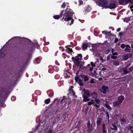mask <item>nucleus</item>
Segmentation results:
<instances>
[{"label": "nucleus", "instance_id": "f257e3e1", "mask_svg": "<svg viewBox=\"0 0 133 133\" xmlns=\"http://www.w3.org/2000/svg\"><path fill=\"white\" fill-rule=\"evenodd\" d=\"M74 14L69 8V6H68L65 11H64L63 10L59 15H55L53 16V17L55 19H58L61 17L63 15L62 19H64L65 21H68L69 23V25H71L73 24L74 21L72 17V15Z\"/></svg>", "mask_w": 133, "mask_h": 133}, {"label": "nucleus", "instance_id": "4d7b16f0", "mask_svg": "<svg viewBox=\"0 0 133 133\" xmlns=\"http://www.w3.org/2000/svg\"><path fill=\"white\" fill-rule=\"evenodd\" d=\"M80 54H78V56H76V57H77V58H79V55H80Z\"/></svg>", "mask_w": 133, "mask_h": 133}, {"label": "nucleus", "instance_id": "a19ab883", "mask_svg": "<svg viewBox=\"0 0 133 133\" xmlns=\"http://www.w3.org/2000/svg\"><path fill=\"white\" fill-rule=\"evenodd\" d=\"M102 33L103 34H105L107 35L108 34L107 32L106 31H102Z\"/></svg>", "mask_w": 133, "mask_h": 133}, {"label": "nucleus", "instance_id": "393cba45", "mask_svg": "<svg viewBox=\"0 0 133 133\" xmlns=\"http://www.w3.org/2000/svg\"><path fill=\"white\" fill-rule=\"evenodd\" d=\"M91 75L92 76H95L96 75V71H95L94 70L93 71H91Z\"/></svg>", "mask_w": 133, "mask_h": 133}, {"label": "nucleus", "instance_id": "a211bd4d", "mask_svg": "<svg viewBox=\"0 0 133 133\" xmlns=\"http://www.w3.org/2000/svg\"><path fill=\"white\" fill-rule=\"evenodd\" d=\"M91 9L90 7V6H88L86 8L85 10V12L86 13H87L88 12H89L91 10Z\"/></svg>", "mask_w": 133, "mask_h": 133}, {"label": "nucleus", "instance_id": "dca6fc26", "mask_svg": "<svg viewBox=\"0 0 133 133\" xmlns=\"http://www.w3.org/2000/svg\"><path fill=\"white\" fill-rule=\"evenodd\" d=\"M105 124H103V133H107V130H105L106 128L105 127Z\"/></svg>", "mask_w": 133, "mask_h": 133}, {"label": "nucleus", "instance_id": "f3484780", "mask_svg": "<svg viewBox=\"0 0 133 133\" xmlns=\"http://www.w3.org/2000/svg\"><path fill=\"white\" fill-rule=\"evenodd\" d=\"M105 105L108 109L110 110L111 109V108L108 104L107 102L105 104Z\"/></svg>", "mask_w": 133, "mask_h": 133}, {"label": "nucleus", "instance_id": "864d4df0", "mask_svg": "<svg viewBox=\"0 0 133 133\" xmlns=\"http://www.w3.org/2000/svg\"><path fill=\"white\" fill-rule=\"evenodd\" d=\"M119 35L120 36H121L122 35V32H120L119 34Z\"/></svg>", "mask_w": 133, "mask_h": 133}, {"label": "nucleus", "instance_id": "39448f33", "mask_svg": "<svg viewBox=\"0 0 133 133\" xmlns=\"http://www.w3.org/2000/svg\"><path fill=\"white\" fill-rule=\"evenodd\" d=\"M119 2L120 5L125 4L130 2L133 4V0H119Z\"/></svg>", "mask_w": 133, "mask_h": 133}, {"label": "nucleus", "instance_id": "473e14b6", "mask_svg": "<svg viewBox=\"0 0 133 133\" xmlns=\"http://www.w3.org/2000/svg\"><path fill=\"white\" fill-rule=\"evenodd\" d=\"M113 49H112V55L117 56L118 55V54L116 52H113Z\"/></svg>", "mask_w": 133, "mask_h": 133}, {"label": "nucleus", "instance_id": "5701e85b", "mask_svg": "<svg viewBox=\"0 0 133 133\" xmlns=\"http://www.w3.org/2000/svg\"><path fill=\"white\" fill-rule=\"evenodd\" d=\"M50 100L49 98H48L46 99L45 101V103L46 104H49L50 102Z\"/></svg>", "mask_w": 133, "mask_h": 133}, {"label": "nucleus", "instance_id": "72a5a7b5", "mask_svg": "<svg viewBox=\"0 0 133 133\" xmlns=\"http://www.w3.org/2000/svg\"><path fill=\"white\" fill-rule=\"evenodd\" d=\"M124 50L128 52H129L130 51V50L128 48H125V49Z\"/></svg>", "mask_w": 133, "mask_h": 133}, {"label": "nucleus", "instance_id": "79ce46f5", "mask_svg": "<svg viewBox=\"0 0 133 133\" xmlns=\"http://www.w3.org/2000/svg\"><path fill=\"white\" fill-rule=\"evenodd\" d=\"M94 79H92L90 81V82L91 83H94L95 82H94Z\"/></svg>", "mask_w": 133, "mask_h": 133}, {"label": "nucleus", "instance_id": "423d86ee", "mask_svg": "<svg viewBox=\"0 0 133 133\" xmlns=\"http://www.w3.org/2000/svg\"><path fill=\"white\" fill-rule=\"evenodd\" d=\"M108 88L107 87L105 86H103L101 90V91L103 94H105L108 91Z\"/></svg>", "mask_w": 133, "mask_h": 133}, {"label": "nucleus", "instance_id": "412c9836", "mask_svg": "<svg viewBox=\"0 0 133 133\" xmlns=\"http://www.w3.org/2000/svg\"><path fill=\"white\" fill-rule=\"evenodd\" d=\"M1 50L0 51V58H3L5 56V54L4 53H1Z\"/></svg>", "mask_w": 133, "mask_h": 133}, {"label": "nucleus", "instance_id": "f704fd0d", "mask_svg": "<svg viewBox=\"0 0 133 133\" xmlns=\"http://www.w3.org/2000/svg\"><path fill=\"white\" fill-rule=\"evenodd\" d=\"M105 113H106V114L107 115V117H108V120L109 118V112L107 111H106L105 112Z\"/></svg>", "mask_w": 133, "mask_h": 133}, {"label": "nucleus", "instance_id": "bb28decb", "mask_svg": "<svg viewBox=\"0 0 133 133\" xmlns=\"http://www.w3.org/2000/svg\"><path fill=\"white\" fill-rule=\"evenodd\" d=\"M124 21L126 23L128 22L130 20V19L128 18H125L123 19Z\"/></svg>", "mask_w": 133, "mask_h": 133}, {"label": "nucleus", "instance_id": "09e8293b", "mask_svg": "<svg viewBox=\"0 0 133 133\" xmlns=\"http://www.w3.org/2000/svg\"><path fill=\"white\" fill-rule=\"evenodd\" d=\"M55 63L57 65H59V64L58 63V62L57 61H56Z\"/></svg>", "mask_w": 133, "mask_h": 133}, {"label": "nucleus", "instance_id": "4c0bfd02", "mask_svg": "<svg viewBox=\"0 0 133 133\" xmlns=\"http://www.w3.org/2000/svg\"><path fill=\"white\" fill-rule=\"evenodd\" d=\"M129 128L130 129H132L133 128V125L132 126H130ZM131 131L132 133H133V129L131 130Z\"/></svg>", "mask_w": 133, "mask_h": 133}, {"label": "nucleus", "instance_id": "2f4dec72", "mask_svg": "<svg viewBox=\"0 0 133 133\" xmlns=\"http://www.w3.org/2000/svg\"><path fill=\"white\" fill-rule=\"evenodd\" d=\"M132 54H129L126 55L125 56L127 57L126 59H127L128 58L130 57L131 56Z\"/></svg>", "mask_w": 133, "mask_h": 133}, {"label": "nucleus", "instance_id": "5fc2aeb1", "mask_svg": "<svg viewBox=\"0 0 133 133\" xmlns=\"http://www.w3.org/2000/svg\"><path fill=\"white\" fill-rule=\"evenodd\" d=\"M121 121H123V122H124L125 121V120L124 119H121Z\"/></svg>", "mask_w": 133, "mask_h": 133}, {"label": "nucleus", "instance_id": "680f3d73", "mask_svg": "<svg viewBox=\"0 0 133 133\" xmlns=\"http://www.w3.org/2000/svg\"><path fill=\"white\" fill-rule=\"evenodd\" d=\"M56 54H57V53H56V52L55 53V55L56 56L57 55Z\"/></svg>", "mask_w": 133, "mask_h": 133}, {"label": "nucleus", "instance_id": "cd10ccee", "mask_svg": "<svg viewBox=\"0 0 133 133\" xmlns=\"http://www.w3.org/2000/svg\"><path fill=\"white\" fill-rule=\"evenodd\" d=\"M92 96L93 98H96L97 96V95L96 93L94 92L92 93Z\"/></svg>", "mask_w": 133, "mask_h": 133}, {"label": "nucleus", "instance_id": "aec40b11", "mask_svg": "<svg viewBox=\"0 0 133 133\" xmlns=\"http://www.w3.org/2000/svg\"><path fill=\"white\" fill-rule=\"evenodd\" d=\"M94 104V102L93 100H91L90 101L88 102V105H90L92 104Z\"/></svg>", "mask_w": 133, "mask_h": 133}, {"label": "nucleus", "instance_id": "0eeeda50", "mask_svg": "<svg viewBox=\"0 0 133 133\" xmlns=\"http://www.w3.org/2000/svg\"><path fill=\"white\" fill-rule=\"evenodd\" d=\"M91 64H88V66H90V71H92L93 70V68L94 67H95V65L92 62H91Z\"/></svg>", "mask_w": 133, "mask_h": 133}, {"label": "nucleus", "instance_id": "49530a36", "mask_svg": "<svg viewBox=\"0 0 133 133\" xmlns=\"http://www.w3.org/2000/svg\"><path fill=\"white\" fill-rule=\"evenodd\" d=\"M66 99L64 98H63L61 101V102H62L63 101H65Z\"/></svg>", "mask_w": 133, "mask_h": 133}, {"label": "nucleus", "instance_id": "c85d7f7f", "mask_svg": "<svg viewBox=\"0 0 133 133\" xmlns=\"http://www.w3.org/2000/svg\"><path fill=\"white\" fill-rule=\"evenodd\" d=\"M123 73L125 74H127L128 73L129 71H128L127 70L126 68H125L123 70Z\"/></svg>", "mask_w": 133, "mask_h": 133}, {"label": "nucleus", "instance_id": "7ed1b4c3", "mask_svg": "<svg viewBox=\"0 0 133 133\" xmlns=\"http://www.w3.org/2000/svg\"><path fill=\"white\" fill-rule=\"evenodd\" d=\"M124 99V97L123 96H119L118 98V100L113 102V105L114 107L118 106L121 104L123 102Z\"/></svg>", "mask_w": 133, "mask_h": 133}, {"label": "nucleus", "instance_id": "9d476101", "mask_svg": "<svg viewBox=\"0 0 133 133\" xmlns=\"http://www.w3.org/2000/svg\"><path fill=\"white\" fill-rule=\"evenodd\" d=\"M73 88L74 87L72 86L70 88L69 92V95H71L72 96H74L75 95V93L72 89V88Z\"/></svg>", "mask_w": 133, "mask_h": 133}, {"label": "nucleus", "instance_id": "13d9d810", "mask_svg": "<svg viewBox=\"0 0 133 133\" xmlns=\"http://www.w3.org/2000/svg\"><path fill=\"white\" fill-rule=\"evenodd\" d=\"M131 48H133V44H131Z\"/></svg>", "mask_w": 133, "mask_h": 133}, {"label": "nucleus", "instance_id": "2eb2a0df", "mask_svg": "<svg viewBox=\"0 0 133 133\" xmlns=\"http://www.w3.org/2000/svg\"><path fill=\"white\" fill-rule=\"evenodd\" d=\"M112 126L113 127H111V129L115 130H117V127L115 124H112Z\"/></svg>", "mask_w": 133, "mask_h": 133}, {"label": "nucleus", "instance_id": "58836bf2", "mask_svg": "<svg viewBox=\"0 0 133 133\" xmlns=\"http://www.w3.org/2000/svg\"><path fill=\"white\" fill-rule=\"evenodd\" d=\"M79 4L81 5L83 4V2L81 0H79Z\"/></svg>", "mask_w": 133, "mask_h": 133}, {"label": "nucleus", "instance_id": "1a4fd4ad", "mask_svg": "<svg viewBox=\"0 0 133 133\" xmlns=\"http://www.w3.org/2000/svg\"><path fill=\"white\" fill-rule=\"evenodd\" d=\"M75 79L76 82H78L80 86L83 85V84L82 82V81L81 79H79L77 77H76Z\"/></svg>", "mask_w": 133, "mask_h": 133}, {"label": "nucleus", "instance_id": "a18cd8bd", "mask_svg": "<svg viewBox=\"0 0 133 133\" xmlns=\"http://www.w3.org/2000/svg\"><path fill=\"white\" fill-rule=\"evenodd\" d=\"M95 105L96 107H97V108H99V105H97V104H95Z\"/></svg>", "mask_w": 133, "mask_h": 133}, {"label": "nucleus", "instance_id": "0e129e2a", "mask_svg": "<svg viewBox=\"0 0 133 133\" xmlns=\"http://www.w3.org/2000/svg\"><path fill=\"white\" fill-rule=\"evenodd\" d=\"M102 62H104V61H102Z\"/></svg>", "mask_w": 133, "mask_h": 133}, {"label": "nucleus", "instance_id": "9b49d317", "mask_svg": "<svg viewBox=\"0 0 133 133\" xmlns=\"http://www.w3.org/2000/svg\"><path fill=\"white\" fill-rule=\"evenodd\" d=\"M92 45V44H90L89 43L88 44H83L82 49L83 50H85L87 48L88 46H89V45Z\"/></svg>", "mask_w": 133, "mask_h": 133}, {"label": "nucleus", "instance_id": "a878e982", "mask_svg": "<svg viewBox=\"0 0 133 133\" xmlns=\"http://www.w3.org/2000/svg\"><path fill=\"white\" fill-rule=\"evenodd\" d=\"M95 100L96 103L98 104H99L100 103V101L98 98H95Z\"/></svg>", "mask_w": 133, "mask_h": 133}, {"label": "nucleus", "instance_id": "6e6d98bb", "mask_svg": "<svg viewBox=\"0 0 133 133\" xmlns=\"http://www.w3.org/2000/svg\"><path fill=\"white\" fill-rule=\"evenodd\" d=\"M52 132V130L51 129L49 131V133H51Z\"/></svg>", "mask_w": 133, "mask_h": 133}, {"label": "nucleus", "instance_id": "de8ad7c7", "mask_svg": "<svg viewBox=\"0 0 133 133\" xmlns=\"http://www.w3.org/2000/svg\"><path fill=\"white\" fill-rule=\"evenodd\" d=\"M118 41V39L117 38H116L115 39V42L116 43V42H117Z\"/></svg>", "mask_w": 133, "mask_h": 133}, {"label": "nucleus", "instance_id": "b1692460", "mask_svg": "<svg viewBox=\"0 0 133 133\" xmlns=\"http://www.w3.org/2000/svg\"><path fill=\"white\" fill-rule=\"evenodd\" d=\"M69 73H66V72H65L64 73V77L65 78H67L69 77Z\"/></svg>", "mask_w": 133, "mask_h": 133}, {"label": "nucleus", "instance_id": "c756f323", "mask_svg": "<svg viewBox=\"0 0 133 133\" xmlns=\"http://www.w3.org/2000/svg\"><path fill=\"white\" fill-rule=\"evenodd\" d=\"M66 5L65 3V2H64L61 5V8H64L65 7Z\"/></svg>", "mask_w": 133, "mask_h": 133}, {"label": "nucleus", "instance_id": "7c9ffc66", "mask_svg": "<svg viewBox=\"0 0 133 133\" xmlns=\"http://www.w3.org/2000/svg\"><path fill=\"white\" fill-rule=\"evenodd\" d=\"M119 63L118 61H115L113 63V64L115 65H118L119 64Z\"/></svg>", "mask_w": 133, "mask_h": 133}, {"label": "nucleus", "instance_id": "3c124183", "mask_svg": "<svg viewBox=\"0 0 133 133\" xmlns=\"http://www.w3.org/2000/svg\"><path fill=\"white\" fill-rule=\"evenodd\" d=\"M132 69H133V68L132 67H130L129 69V70H130L129 71H130L132 70Z\"/></svg>", "mask_w": 133, "mask_h": 133}, {"label": "nucleus", "instance_id": "052dcab7", "mask_svg": "<svg viewBox=\"0 0 133 133\" xmlns=\"http://www.w3.org/2000/svg\"><path fill=\"white\" fill-rule=\"evenodd\" d=\"M132 118H133V113L132 114Z\"/></svg>", "mask_w": 133, "mask_h": 133}, {"label": "nucleus", "instance_id": "6e6552de", "mask_svg": "<svg viewBox=\"0 0 133 133\" xmlns=\"http://www.w3.org/2000/svg\"><path fill=\"white\" fill-rule=\"evenodd\" d=\"M116 7V3L115 2H113L110 4L109 5V8L110 9H114Z\"/></svg>", "mask_w": 133, "mask_h": 133}, {"label": "nucleus", "instance_id": "f03ea898", "mask_svg": "<svg viewBox=\"0 0 133 133\" xmlns=\"http://www.w3.org/2000/svg\"><path fill=\"white\" fill-rule=\"evenodd\" d=\"M83 94V101L85 102L88 101L90 99L88 98L89 96V91L83 89L82 92Z\"/></svg>", "mask_w": 133, "mask_h": 133}, {"label": "nucleus", "instance_id": "37998d69", "mask_svg": "<svg viewBox=\"0 0 133 133\" xmlns=\"http://www.w3.org/2000/svg\"><path fill=\"white\" fill-rule=\"evenodd\" d=\"M125 47L127 48H130V46L129 45H126V46H125Z\"/></svg>", "mask_w": 133, "mask_h": 133}, {"label": "nucleus", "instance_id": "ea45409f", "mask_svg": "<svg viewBox=\"0 0 133 133\" xmlns=\"http://www.w3.org/2000/svg\"><path fill=\"white\" fill-rule=\"evenodd\" d=\"M121 46L122 48L124 49L125 47V45L124 44H122L121 45Z\"/></svg>", "mask_w": 133, "mask_h": 133}, {"label": "nucleus", "instance_id": "ddd939ff", "mask_svg": "<svg viewBox=\"0 0 133 133\" xmlns=\"http://www.w3.org/2000/svg\"><path fill=\"white\" fill-rule=\"evenodd\" d=\"M66 51L69 54H70L71 55H72V53H74L73 52L71 49L70 48H67L66 50Z\"/></svg>", "mask_w": 133, "mask_h": 133}, {"label": "nucleus", "instance_id": "20e7f679", "mask_svg": "<svg viewBox=\"0 0 133 133\" xmlns=\"http://www.w3.org/2000/svg\"><path fill=\"white\" fill-rule=\"evenodd\" d=\"M79 57L78 58H77V57H75L74 58V57H72V59H74V63L77 66H79L80 65V61L82 57V56L81 54H80L79 55Z\"/></svg>", "mask_w": 133, "mask_h": 133}, {"label": "nucleus", "instance_id": "69168bd1", "mask_svg": "<svg viewBox=\"0 0 133 133\" xmlns=\"http://www.w3.org/2000/svg\"><path fill=\"white\" fill-rule=\"evenodd\" d=\"M41 123V122H39V123Z\"/></svg>", "mask_w": 133, "mask_h": 133}, {"label": "nucleus", "instance_id": "6ab92c4d", "mask_svg": "<svg viewBox=\"0 0 133 133\" xmlns=\"http://www.w3.org/2000/svg\"><path fill=\"white\" fill-rule=\"evenodd\" d=\"M83 78L84 79V80L85 81H87L89 79V77L87 76L83 75Z\"/></svg>", "mask_w": 133, "mask_h": 133}, {"label": "nucleus", "instance_id": "f8f14e48", "mask_svg": "<svg viewBox=\"0 0 133 133\" xmlns=\"http://www.w3.org/2000/svg\"><path fill=\"white\" fill-rule=\"evenodd\" d=\"M87 125L88 128V130L89 131L91 130V125L90 121H88L87 123Z\"/></svg>", "mask_w": 133, "mask_h": 133}, {"label": "nucleus", "instance_id": "e2e57ef3", "mask_svg": "<svg viewBox=\"0 0 133 133\" xmlns=\"http://www.w3.org/2000/svg\"><path fill=\"white\" fill-rule=\"evenodd\" d=\"M102 79V78H99V79L100 80L101 79Z\"/></svg>", "mask_w": 133, "mask_h": 133}, {"label": "nucleus", "instance_id": "4be33fe9", "mask_svg": "<svg viewBox=\"0 0 133 133\" xmlns=\"http://www.w3.org/2000/svg\"><path fill=\"white\" fill-rule=\"evenodd\" d=\"M101 54L99 53H97V54L95 56H98L100 57V60H102L103 59V58L102 57H101Z\"/></svg>", "mask_w": 133, "mask_h": 133}, {"label": "nucleus", "instance_id": "c03bdc74", "mask_svg": "<svg viewBox=\"0 0 133 133\" xmlns=\"http://www.w3.org/2000/svg\"><path fill=\"white\" fill-rule=\"evenodd\" d=\"M79 124H80V123L79 122H78V123L77 124L76 127L77 128H79Z\"/></svg>", "mask_w": 133, "mask_h": 133}, {"label": "nucleus", "instance_id": "603ef678", "mask_svg": "<svg viewBox=\"0 0 133 133\" xmlns=\"http://www.w3.org/2000/svg\"><path fill=\"white\" fill-rule=\"evenodd\" d=\"M36 46H37V49H39V45L38 44H36Z\"/></svg>", "mask_w": 133, "mask_h": 133}, {"label": "nucleus", "instance_id": "c9c22d12", "mask_svg": "<svg viewBox=\"0 0 133 133\" xmlns=\"http://www.w3.org/2000/svg\"><path fill=\"white\" fill-rule=\"evenodd\" d=\"M16 99V97L15 96H12L11 97V100L12 101H14Z\"/></svg>", "mask_w": 133, "mask_h": 133}, {"label": "nucleus", "instance_id": "8fccbe9b", "mask_svg": "<svg viewBox=\"0 0 133 133\" xmlns=\"http://www.w3.org/2000/svg\"><path fill=\"white\" fill-rule=\"evenodd\" d=\"M121 30V28H119L118 29H117V32Z\"/></svg>", "mask_w": 133, "mask_h": 133}, {"label": "nucleus", "instance_id": "bf43d9fd", "mask_svg": "<svg viewBox=\"0 0 133 133\" xmlns=\"http://www.w3.org/2000/svg\"><path fill=\"white\" fill-rule=\"evenodd\" d=\"M15 38H20V37H15Z\"/></svg>", "mask_w": 133, "mask_h": 133}, {"label": "nucleus", "instance_id": "4468645a", "mask_svg": "<svg viewBox=\"0 0 133 133\" xmlns=\"http://www.w3.org/2000/svg\"><path fill=\"white\" fill-rule=\"evenodd\" d=\"M101 119L100 118H98L97 120L96 123L97 124V126L98 127V126H99L101 124Z\"/></svg>", "mask_w": 133, "mask_h": 133}, {"label": "nucleus", "instance_id": "e433bc0d", "mask_svg": "<svg viewBox=\"0 0 133 133\" xmlns=\"http://www.w3.org/2000/svg\"><path fill=\"white\" fill-rule=\"evenodd\" d=\"M111 58L112 59H115L117 58V56H116L112 55L111 56Z\"/></svg>", "mask_w": 133, "mask_h": 133}]
</instances>
